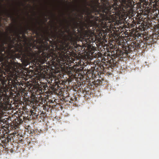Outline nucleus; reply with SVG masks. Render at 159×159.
Returning <instances> with one entry per match:
<instances>
[{"label": "nucleus", "mask_w": 159, "mask_h": 159, "mask_svg": "<svg viewBox=\"0 0 159 159\" xmlns=\"http://www.w3.org/2000/svg\"><path fill=\"white\" fill-rule=\"evenodd\" d=\"M27 30H29L32 31L33 32H34L36 34V35H38V37H39V32H38L37 30H36V29L34 27H33L32 26V27L28 26V27H27Z\"/></svg>", "instance_id": "nucleus-4"}, {"label": "nucleus", "mask_w": 159, "mask_h": 159, "mask_svg": "<svg viewBox=\"0 0 159 159\" xmlns=\"http://www.w3.org/2000/svg\"><path fill=\"white\" fill-rule=\"evenodd\" d=\"M23 70H28V69H27L26 68H24V69H23Z\"/></svg>", "instance_id": "nucleus-12"}, {"label": "nucleus", "mask_w": 159, "mask_h": 159, "mask_svg": "<svg viewBox=\"0 0 159 159\" xmlns=\"http://www.w3.org/2000/svg\"><path fill=\"white\" fill-rule=\"evenodd\" d=\"M23 70H0V78L3 80H8L9 82H13L14 81H18L19 78L20 77L19 72H22V75L23 76L21 78H23L24 80L26 81L29 78H30L29 81L34 78L37 76L36 74H38V76H40L39 70H25L27 72ZM29 81H27L28 82Z\"/></svg>", "instance_id": "nucleus-2"}, {"label": "nucleus", "mask_w": 159, "mask_h": 159, "mask_svg": "<svg viewBox=\"0 0 159 159\" xmlns=\"http://www.w3.org/2000/svg\"><path fill=\"white\" fill-rule=\"evenodd\" d=\"M38 44H39V45L40 44V42H39V41H38Z\"/></svg>", "instance_id": "nucleus-14"}, {"label": "nucleus", "mask_w": 159, "mask_h": 159, "mask_svg": "<svg viewBox=\"0 0 159 159\" xmlns=\"http://www.w3.org/2000/svg\"><path fill=\"white\" fill-rule=\"evenodd\" d=\"M38 13H39V8H38Z\"/></svg>", "instance_id": "nucleus-11"}, {"label": "nucleus", "mask_w": 159, "mask_h": 159, "mask_svg": "<svg viewBox=\"0 0 159 159\" xmlns=\"http://www.w3.org/2000/svg\"><path fill=\"white\" fill-rule=\"evenodd\" d=\"M38 31H39L40 30V27H38Z\"/></svg>", "instance_id": "nucleus-13"}, {"label": "nucleus", "mask_w": 159, "mask_h": 159, "mask_svg": "<svg viewBox=\"0 0 159 159\" xmlns=\"http://www.w3.org/2000/svg\"><path fill=\"white\" fill-rule=\"evenodd\" d=\"M30 92L32 93L30 101L31 103L35 104L36 106H40V88L35 85H31L28 87Z\"/></svg>", "instance_id": "nucleus-3"}, {"label": "nucleus", "mask_w": 159, "mask_h": 159, "mask_svg": "<svg viewBox=\"0 0 159 159\" xmlns=\"http://www.w3.org/2000/svg\"><path fill=\"white\" fill-rule=\"evenodd\" d=\"M20 26V29L16 27L15 30H11L13 34L9 37L8 41L0 44V62L5 68L2 70H18L17 63L14 62L16 58L25 61L35 57L36 54L30 47L24 48L20 43H18L22 39L21 34L25 37L21 25Z\"/></svg>", "instance_id": "nucleus-1"}, {"label": "nucleus", "mask_w": 159, "mask_h": 159, "mask_svg": "<svg viewBox=\"0 0 159 159\" xmlns=\"http://www.w3.org/2000/svg\"><path fill=\"white\" fill-rule=\"evenodd\" d=\"M39 0H38V1H39Z\"/></svg>", "instance_id": "nucleus-16"}, {"label": "nucleus", "mask_w": 159, "mask_h": 159, "mask_svg": "<svg viewBox=\"0 0 159 159\" xmlns=\"http://www.w3.org/2000/svg\"><path fill=\"white\" fill-rule=\"evenodd\" d=\"M37 110H39L38 109V108H36L35 109L34 112V118L36 119H38L40 117L39 111H37Z\"/></svg>", "instance_id": "nucleus-6"}, {"label": "nucleus", "mask_w": 159, "mask_h": 159, "mask_svg": "<svg viewBox=\"0 0 159 159\" xmlns=\"http://www.w3.org/2000/svg\"><path fill=\"white\" fill-rule=\"evenodd\" d=\"M21 118H23V119H24L25 117L24 116H21L20 118L19 119L20 120V123L23 122V120H22V119Z\"/></svg>", "instance_id": "nucleus-7"}, {"label": "nucleus", "mask_w": 159, "mask_h": 159, "mask_svg": "<svg viewBox=\"0 0 159 159\" xmlns=\"http://www.w3.org/2000/svg\"><path fill=\"white\" fill-rule=\"evenodd\" d=\"M38 79H39H39H40V78H38Z\"/></svg>", "instance_id": "nucleus-17"}, {"label": "nucleus", "mask_w": 159, "mask_h": 159, "mask_svg": "<svg viewBox=\"0 0 159 159\" xmlns=\"http://www.w3.org/2000/svg\"><path fill=\"white\" fill-rule=\"evenodd\" d=\"M38 53L39 54L40 52V47L39 46L38 47Z\"/></svg>", "instance_id": "nucleus-9"}, {"label": "nucleus", "mask_w": 159, "mask_h": 159, "mask_svg": "<svg viewBox=\"0 0 159 159\" xmlns=\"http://www.w3.org/2000/svg\"><path fill=\"white\" fill-rule=\"evenodd\" d=\"M4 143H7L9 142V140L8 139H6L4 140H3Z\"/></svg>", "instance_id": "nucleus-8"}, {"label": "nucleus", "mask_w": 159, "mask_h": 159, "mask_svg": "<svg viewBox=\"0 0 159 159\" xmlns=\"http://www.w3.org/2000/svg\"><path fill=\"white\" fill-rule=\"evenodd\" d=\"M34 70H35V69H34ZM35 70H40V69H39L37 68V69H35Z\"/></svg>", "instance_id": "nucleus-15"}, {"label": "nucleus", "mask_w": 159, "mask_h": 159, "mask_svg": "<svg viewBox=\"0 0 159 159\" xmlns=\"http://www.w3.org/2000/svg\"><path fill=\"white\" fill-rule=\"evenodd\" d=\"M38 24L40 25L39 17V16L38 17Z\"/></svg>", "instance_id": "nucleus-10"}, {"label": "nucleus", "mask_w": 159, "mask_h": 159, "mask_svg": "<svg viewBox=\"0 0 159 159\" xmlns=\"http://www.w3.org/2000/svg\"><path fill=\"white\" fill-rule=\"evenodd\" d=\"M5 15L8 17H10L11 19L16 21V19L13 15L11 13L7 11L5 12Z\"/></svg>", "instance_id": "nucleus-5"}]
</instances>
